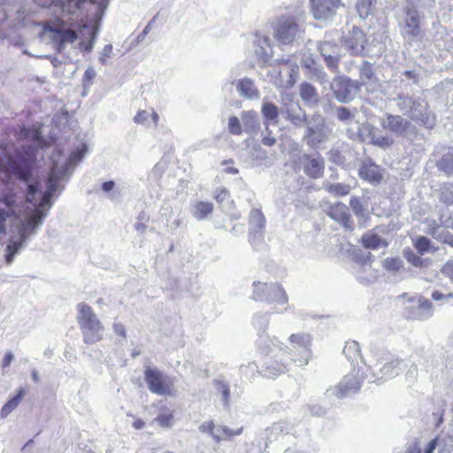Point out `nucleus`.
Masks as SVG:
<instances>
[{"mask_svg": "<svg viewBox=\"0 0 453 453\" xmlns=\"http://www.w3.org/2000/svg\"><path fill=\"white\" fill-rule=\"evenodd\" d=\"M87 27L88 26L82 21L79 23L74 22L72 18L68 19L66 21L60 18H55L48 20L44 25L45 30L53 34V39L58 41L61 45L72 43L77 40L78 33L74 28L81 30Z\"/></svg>", "mask_w": 453, "mask_h": 453, "instance_id": "obj_1", "label": "nucleus"}, {"mask_svg": "<svg viewBox=\"0 0 453 453\" xmlns=\"http://www.w3.org/2000/svg\"><path fill=\"white\" fill-rule=\"evenodd\" d=\"M78 310L77 320L82 330L85 343L94 344L101 341L103 339L101 334L103 326L92 308L87 303H82L78 305Z\"/></svg>", "mask_w": 453, "mask_h": 453, "instance_id": "obj_2", "label": "nucleus"}, {"mask_svg": "<svg viewBox=\"0 0 453 453\" xmlns=\"http://www.w3.org/2000/svg\"><path fill=\"white\" fill-rule=\"evenodd\" d=\"M144 380L149 390L158 395H173L174 388L173 380L157 368L147 367L144 371Z\"/></svg>", "mask_w": 453, "mask_h": 453, "instance_id": "obj_3", "label": "nucleus"}, {"mask_svg": "<svg viewBox=\"0 0 453 453\" xmlns=\"http://www.w3.org/2000/svg\"><path fill=\"white\" fill-rule=\"evenodd\" d=\"M43 216L44 215L40 208H35V210L31 211V213L27 216L26 221L22 224L19 229L21 237L20 241L19 242L9 244L6 247L5 261L7 264H11L12 262L15 254L21 247L22 242L27 234L33 233L35 227L42 223Z\"/></svg>", "mask_w": 453, "mask_h": 453, "instance_id": "obj_4", "label": "nucleus"}, {"mask_svg": "<svg viewBox=\"0 0 453 453\" xmlns=\"http://www.w3.org/2000/svg\"><path fill=\"white\" fill-rule=\"evenodd\" d=\"M304 29L298 25L293 17H282L278 20L274 30V37L283 44H291L299 38Z\"/></svg>", "mask_w": 453, "mask_h": 453, "instance_id": "obj_5", "label": "nucleus"}, {"mask_svg": "<svg viewBox=\"0 0 453 453\" xmlns=\"http://www.w3.org/2000/svg\"><path fill=\"white\" fill-rule=\"evenodd\" d=\"M0 203L5 204L8 209L7 211L0 209V234H5V221L8 217L14 216L15 218H19L21 215H24L26 219L33 210L29 209V211L25 210L22 211L17 204L16 194L12 192L0 196Z\"/></svg>", "mask_w": 453, "mask_h": 453, "instance_id": "obj_6", "label": "nucleus"}, {"mask_svg": "<svg viewBox=\"0 0 453 453\" xmlns=\"http://www.w3.org/2000/svg\"><path fill=\"white\" fill-rule=\"evenodd\" d=\"M401 29L404 38L415 39L423 36L421 17L417 10L413 8H407L405 10V18Z\"/></svg>", "mask_w": 453, "mask_h": 453, "instance_id": "obj_7", "label": "nucleus"}, {"mask_svg": "<svg viewBox=\"0 0 453 453\" xmlns=\"http://www.w3.org/2000/svg\"><path fill=\"white\" fill-rule=\"evenodd\" d=\"M384 169L371 158L363 160L358 168V176L361 180L372 184L379 185L384 179Z\"/></svg>", "mask_w": 453, "mask_h": 453, "instance_id": "obj_8", "label": "nucleus"}, {"mask_svg": "<svg viewBox=\"0 0 453 453\" xmlns=\"http://www.w3.org/2000/svg\"><path fill=\"white\" fill-rule=\"evenodd\" d=\"M342 0H311V10L316 19H326L343 7Z\"/></svg>", "mask_w": 453, "mask_h": 453, "instance_id": "obj_9", "label": "nucleus"}, {"mask_svg": "<svg viewBox=\"0 0 453 453\" xmlns=\"http://www.w3.org/2000/svg\"><path fill=\"white\" fill-rule=\"evenodd\" d=\"M301 165L303 173L310 179H320L325 172V159L321 156L313 157L303 154L301 157Z\"/></svg>", "mask_w": 453, "mask_h": 453, "instance_id": "obj_10", "label": "nucleus"}, {"mask_svg": "<svg viewBox=\"0 0 453 453\" xmlns=\"http://www.w3.org/2000/svg\"><path fill=\"white\" fill-rule=\"evenodd\" d=\"M326 214L334 221L341 224L345 229L352 231L353 221L349 214V208L341 202L331 204L326 211Z\"/></svg>", "mask_w": 453, "mask_h": 453, "instance_id": "obj_11", "label": "nucleus"}, {"mask_svg": "<svg viewBox=\"0 0 453 453\" xmlns=\"http://www.w3.org/2000/svg\"><path fill=\"white\" fill-rule=\"evenodd\" d=\"M43 8H56L63 13L74 14L85 0H35Z\"/></svg>", "mask_w": 453, "mask_h": 453, "instance_id": "obj_12", "label": "nucleus"}, {"mask_svg": "<svg viewBox=\"0 0 453 453\" xmlns=\"http://www.w3.org/2000/svg\"><path fill=\"white\" fill-rule=\"evenodd\" d=\"M411 123L399 115L387 114L381 122V127L395 134H404L410 127Z\"/></svg>", "mask_w": 453, "mask_h": 453, "instance_id": "obj_13", "label": "nucleus"}, {"mask_svg": "<svg viewBox=\"0 0 453 453\" xmlns=\"http://www.w3.org/2000/svg\"><path fill=\"white\" fill-rule=\"evenodd\" d=\"M288 371V364L279 359H269L265 362L260 370L262 376L275 379Z\"/></svg>", "mask_w": 453, "mask_h": 453, "instance_id": "obj_14", "label": "nucleus"}, {"mask_svg": "<svg viewBox=\"0 0 453 453\" xmlns=\"http://www.w3.org/2000/svg\"><path fill=\"white\" fill-rule=\"evenodd\" d=\"M367 43V38L364 31L354 27L347 39V44L354 54H360L364 51Z\"/></svg>", "mask_w": 453, "mask_h": 453, "instance_id": "obj_15", "label": "nucleus"}, {"mask_svg": "<svg viewBox=\"0 0 453 453\" xmlns=\"http://www.w3.org/2000/svg\"><path fill=\"white\" fill-rule=\"evenodd\" d=\"M291 349L298 350H311L312 337L309 333L299 332L288 337Z\"/></svg>", "mask_w": 453, "mask_h": 453, "instance_id": "obj_16", "label": "nucleus"}, {"mask_svg": "<svg viewBox=\"0 0 453 453\" xmlns=\"http://www.w3.org/2000/svg\"><path fill=\"white\" fill-rule=\"evenodd\" d=\"M361 387L360 381L355 376H346L337 387V395L341 397L356 393Z\"/></svg>", "mask_w": 453, "mask_h": 453, "instance_id": "obj_17", "label": "nucleus"}, {"mask_svg": "<svg viewBox=\"0 0 453 453\" xmlns=\"http://www.w3.org/2000/svg\"><path fill=\"white\" fill-rule=\"evenodd\" d=\"M377 0H357L356 11L360 18L366 19L373 14Z\"/></svg>", "mask_w": 453, "mask_h": 453, "instance_id": "obj_18", "label": "nucleus"}, {"mask_svg": "<svg viewBox=\"0 0 453 453\" xmlns=\"http://www.w3.org/2000/svg\"><path fill=\"white\" fill-rule=\"evenodd\" d=\"M25 394L26 389L24 388H19L17 394L2 407L1 416L4 418L9 415L14 409H16L22 401Z\"/></svg>", "mask_w": 453, "mask_h": 453, "instance_id": "obj_19", "label": "nucleus"}, {"mask_svg": "<svg viewBox=\"0 0 453 453\" xmlns=\"http://www.w3.org/2000/svg\"><path fill=\"white\" fill-rule=\"evenodd\" d=\"M213 209L214 206L212 203L198 201L194 204L193 215L196 219L202 220L211 214Z\"/></svg>", "mask_w": 453, "mask_h": 453, "instance_id": "obj_20", "label": "nucleus"}, {"mask_svg": "<svg viewBox=\"0 0 453 453\" xmlns=\"http://www.w3.org/2000/svg\"><path fill=\"white\" fill-rule=\"evenodd\" d=\"M290 354L291 361L297 366L303 367L309 364L310 359L312 357V350H296L291 349Z\"/></svg>", "mask_w": 453, "mask_h": 453, "instance_id": "obj_21", "label": "nucleus"}, {"mask_svg": "<svg viewBox=\"0 0 453 453\" xmlns=\"http://www.w3.org/2000/svg\"><path fill=\"white\" fill-rule=\"evenodd\" d=\"M325 189L334 196H345L350 193L351 187L346 183H327Z\"/></svg>", "mask_w": 453, "mask_h": 453, "instance_id": "obj_22", "label": "nucleus"}, {"mask_svg": "<svg viewBox=\"0 0 453 453\" xmlns=\"http://www.w3.org/2000/svg\"><path fill=\"white\" fill-rule=\"evenodd\" d=\"M361 242L362 245L366 249L376 250L380 247L382 240L380 235L372 231H369L363 234Z\"/></svg>", "mask_w": 453, "mask_h": 453, "instance_id": "obj_23", "label": "nucleus"}, {"mask_svg": "<svg viewBox=\"0 0 453 453\" xmlns=\"http://www.w3.org/2000/svg\"><path fill=\"white\" fill-rule=\"evenodd\" d=\"M343 354L349 361H357L361 357L359 344L355 341L347 342L343 348Z\"/></svg>", "mask_w": 453, "mask_h": 453, "instance_id": "obj_24", "label": "nucleus"}, {"mask_svg": "<svg viewBox=\"0 0 453 453\" xmlns=\"http://www.w3.org/2000/svg\"><path fill=\"white\" fill-rule=\"evenodd\" d=\"M238 89L241 94L248 97H256L258 96V90L256 88L252 81L242 79L238 82Z\"/></svg>", "mask_w": 453, "mask_h": 453, "instance_id": "obj_25", "label": "nucleus"}, {"mask_svg": "<svg viewBox=\"0 0 453 453\" xmlns=\"http://www.w3.org/2000/svg\"><path fill=\"white\" fill-rule=\"evenodd\" d=\"M214 199L219 207H222L225 202H229L231 205H234V200L231 199L230 192L226 188H217L214 193Z\"/></svg>", "mask_w": 453, "mask_h": 453, "instance_id": "obj_26", "label": "nucleus"}, {"mask_svg": "<svg viewBox=\"0 0 453 453\" xmlns=\"http://www.w3.org/2000/svg\"><path fill=\"white\" fill-rule=\"evenodd\" d=\"M263 116L268 119L275 121L279 117L278 107L273 103H265L262 107Z\"/></svg>", "mask_w": 453, "mask_h": 453, "instance_id": "obj_27", "label": "nucleus"}, {"mask_svg": "<svg viewBox=\"0 0 453 453\" xmlns=\"http://www.w3.org/2000/svg\"><path fill=\"white\" fill-rule=\"evenodd\" d=\"M300 96L304 101H311L317 96V92L311 84L303 82L300 85Z\"/></svg>", "mask_w": 453, "mask_h": 453, "instance_id": "obj_28", "label": "nucleus"}, {"mask_svg": "<svg viewBox=\"0 0 453 453\" xmlns=\"http://www.w3.org/2000/svg\"><path fill=\"white\" fill-rule=\"evenodd\" d=\"M349 205L356 216L359 217L365 215L366 209L360 197H351L349 200Z\"/></svg>", "mask_w": 453, "mask_h": 453, "instance_id": "obj_29", "label": "nucleus"}, {"mask_svg": "<svg viewBox=\"0 0 453 453\" xmlns=\"http://www.w3.org/2000/svg\"><path fill=\"white\" fill-rule=\"evenodd\" d=\"M157 422L160 426L165 428L172 427L174 423V415L173 411L159 414L157 418Z\"/></svg>", "mask_w": 453, "mask_h": 453, "instance_id": "obj_30", "label": "nucleus"}, {"mask_svg": "<svg viewBox=\"0 0 453 453\" xmlns=\"http://www.w3.org/2000/svg\"><path fill=\"white\" fill-rule=\"evenodd\" d=\"M414 247L420 255H423L430 250L431 242L426 236H419L415 240Z\"/></svg>", "mask_w": 453, "mask_h": 453, "instance_id": "obj_31", "label": "nucleus"}, {"mask_svg": "<svg viewBox=\"0 0 453 453\" xmlns=\"http://www.w3.org/2000/svg\"><path fill=\"white\" fill-rule=\"evenodd\" d=\"M370 143L386 150L393 144V140L387 135L372 136Z\"/></svg>", "mask_w": 453, "mask_h": 453, "instance_id": "obj_32", "label": "nucleus"}, {"mask_svg": "<svg viewBox=\"0 0 453 453\" xmlns=\"http://www.w3.org/2000/svg\"><path fill=\"white\" fill-rule=\"evenodd\" d=\"M14 173L24 181H28L31 177V167L27 165L12 166Z\"/></svg>", "mask_w": 453, "mask_h": 453, "instance_id": "obj_33", "label": "nucleus"}, {"mask_svg": "<svg viewBox=\"0 0 453 453\" xmlns=\"http://www.w3.org/2000/svg\"><path fill=\"white\" fill-rule=\"evenodd\" d=\"M383 266L388 271L397 272L403 267V261L399 257H388L384 260Z\"/></svg>", "mask_w": 453, "mask_h": 453, "instance_id": "obj_34", "label": "nucleus"}, {"mask_svg": "<svg viewBox=\"0 0 453 453\" xmlns=\"http://www.w3.org/2000/svg\"><path fill=\"white\" fill-rule=\"evenodd\" d=\"M306 137H307V143L311 147L318 146L324 140L323 135L317 134L316 131L311 127L308 129Z\"/></svg>", "mask_w": 453, "mask_h": 453, "instance_id": "obj_35", "label": "nucleus"}, {"mask_svg": "<svg viewBox=\"0 0 453 453\" xmlns=\"http://www.w3.org/2000/svg\"><path fill=\"white\" fill-rule=\"evenodd\" d=\"M250 222L256 224L259 227H262L265 222L264 214L258 209H253L250 211Z\"/></svg>", "mask_w": 453, "mask_h": 453, "instance_id": "obj_36", "label": "nucleus"}, {"mask_svg": "<svg viewBox=\"0 0 453 453\" xmlns=\"http://www.w3.org/2000/svg\"><path fill=\"white\" fill-rule=\"evenodd\" d=\"M404 257L408 262H410L414 266L421 267L424 265V260L420 256L415 254L411 250H407L404 252Z\"/></svg>", "mask_w": 453, "mask_h": 453, "instance_id": "obj_37", "label": "nucleus"}, {"mask_svg": "<svg viewBox=\"0 0 453 453\" xmlns=\"http://www.w3.org/2000/svg\"><path fill=\"white\" fill-rule=\"evenodd\" d=\"M228 129H229V132L233 134H242V130L241 123L237 117L233 116V117L229 118Z\"/></svg>", "mask_w": 453, "mask_h": 453, "instance_id": "obj_38", "label": "nucleus"}, {"mask_svg": "<svg viewBox=\"0 0 453 453\" xmlns=\"http://www.w3.org/2000/svg\"><path fill=\"white\" fill-rule=\"evenodd\" d=\"M325 63L328 69L334 73L339 72V58L333 56H325Z\"/></svg>", "mask_w": 453, "mask_h": 453, "instance_id": "obj_39", "label": "nucleus"}, {"mask_svg": "<svg viewBox=\"0 0 453 453\" xmlns=\"http://www.w3.org/2000/svg\"><path fill=\"white\" fill-rule=\"evenodd\" d=\"M217 389L221 394L224 402L227 403L230 397V388L223 381H217Z\"/></svg>", "mask_w": 453, "mask_h": 453, "instance_id": "obj_40", "label": "nucleus"}, {"mask_svg": "<svg viewBox=\"0 0 453 453\" xmlns=\"http://www.w3.org/2000/svg\"><path fill=\"white\" fill-rule=\"evenodd\" d=\"M337 117L340 120L344 121L352 118L350 111L343 106H340L336 109Z\"/></svg>", "mask_w": 453, "mask_h": 453, "instance_id": "obj_41", "label": "nucleus"}, {"mask_svg": "<svg viewBox=\"0 0 453 453\" xmlns=\"http://www.w3.org/2000/svg\"><path fill=\"white\" fill-rule=\"evenodd\" d=\"M38 190V183L30 184L27 188V195L26 198V203H33L35 200V195Z\"/></svg>", "mask_w": 453, "mask_h": 453, "instance_id": "obj_42", "label": "nucleus"}, {"mask_svg": "<svg viewBox=\"0 0 453 453\" xmlns=\"http://www.w3.org/2000/svg\"><path fill=\"white\" fill-rule=\"evenodd\" d=\"M441 273L453 281V260H449L444 264Z\"/></svg>", "mask_w": 453, "mask_h": 453, "instance_id": "obj_43", "label": "nucleus"}, {"mask_svg": "<svg viewBox=\"0 0 453 453\" xmlns=\"http://www.w3.org/2000/svg\"><path fill=\"white\" fill-rule=\"evenodd\" d=\"M149 116L150 114L148 111L142 110L137 112V114L134 118V120L136 124L144 125L148 120Z\"/></svg>", "mask_w": 453, "mask_h": 453, "instance_id": "obj_44", "label": "nucleus"}, {"mask_svg": "<svg viewBox=\"0 0 453 453\" xmlns=\"http://www.w3.org/2000/svg\"><path fill=\"white\" fill-rule=\"evenodd\" d=\"M441 164L444 170L453 173V154H448L442 158Z\"/></svg>", "mask_w": 453, "mask_h": 453, "instance_id": "obj_45", "label": "nucleus"}, {"mask_svg": "<svg viewBox=\"0 0 453 453\" xmlns=\"http://www.w3.org/2000/svg\"><path fill=\"white\" fill-rule=\"evenodd\" d=\"M297 75H298V68H297V66H296V67L292 68L289 73V79L288 80L287 85H286L287 88H291L295 85V83L296 81Z\"/></svg>", "mask_w": 453, "mask_h": 453, "instance_id": "obj_46", "label": "nucleus"}, {"mask_svg": "<svg viewBox=\"0 0 453 453\" xmlns=\"http://www.w3.org/2000/svg\"><path fill=\"white\" fill-rule=\"evenodd\" d=\"M214 428H215V425H214V422L211 420L203 423L199 427L201 432L207 433L210 434H213Z\"/></svg>", "mask_w": 453, "mask_h": 453, "instance_id": "obj_47", "label": "nucleus"}, {"mask_svg": "<svg viewBox=\"0 0 453 453\" xmlns=\"http://www.w3.org/2000/svg\"><path fill=\"white\" fill-rule=\"evenodd\" d=\"M113 331L118 336H119L121 338L127 337L126 327L121 323H114L113 324Z\"/></svg>", "mask_w": 453, "mask_h": 453, "instance_id": "obj_48", "label": "nucleus"}, {"mask_svg": "<svg viewBox=\"0 0 453 453\" xmlns=\"http://www.w3.org/2000/svg\"><path fill=\"white\" fill-rule=\"evenodd\" d=\"M12 360H13V355L11 352L5 353V355L3 358L2 366L4 368L8 367L11 365V363L12 362Z\"/></svg>", "mask_w": 453, "mask_h": 453, "instance_id": "obj_49", "label": "nucleus"}, {"mask_svg": "<svg viewBox=\"0 0 453 453\" xmlns=\"http://www.w3.org/2000/svg\"><path fill=\"white\" fill-rule=\"evenodd\" d=\"M437 446V438L433 439L426 446L424 453H433Z\"/></svg>", "mask_w": 453, "mask_h": 453, "instance_id": "obj_50", "label": "nucleus"}, {"mask_svg": "<svg viewBox=\"0 0 453 453\" xmlns=\"http://www.w3.org/2000/svg\"><path fill=\"white\" fill-rule=\"evenodd\" d=\"M223 432H224V434H226V436L228 437H232V436H234V435H239L242 434V427L239 428L238 430L236 431H232L230 430L229 428H224L223 429Z\"/></svg>", "mask_w": 453, "mask_h": 453, "instance_id": "obj_51", "label": "nucleus"}, {"mask_svg": "<svg viewBox=\"0 0 453 453\" xmlns=\"http://www.w3.org/2000/svg\"><path fill=\"white\" fill-rule=\"evenodd\" d=\"M114 182L112 180H109V181H104L103 184H102V188L104 191L105 192H109L111 190L113 189L114 188Z\"/></svg>", "mask_w": 453, "mask_h": 453, "instance_id": "obj_52", "label": "nucleus"}, {"mask_svg": "<svg viewBox=\"0 0 453 453\" xmlns=\"http://www.w3.org/2000/svg\"><path fill=\"white\" fill-rule=\"evenodd\" d=\"M262 142L265 146H273L275 144L276 139L274 137L266 136L263 138Z\"/></svg>", "mask_w": 453, "mask_h": 453, "instance_id": "obj_53", "label": "nucleus"}, {"mask_svg": "<svg viewBox=\"0 0 453 453\" xmlns=\"http://www.w3.org/2000/svg\"><path fill=\"white\" fill-rule=\"evenodd\" d=\"M381 364L382 368L386 370L388 372L395 367L394 362H381Z\"/></svg>", "mask_w": 453, "mask_h": 453, "instance_id": "obj_54", "label": "nucleus"}, {"mask_svg": "<svg viewBox=\"0 0 453 453\" xmlns=\"http://www.w3.org/2000/svg\"><path fill=\"white\" fill-rule=\"evenodd\" d=\"M50 198H51V193L50 192H46L42 196V201H41L40 206L42 205V204L49 203L50 201Z\"/></svg>", "mask_w": 453, "mask_h": 453, "instance_id": "obj_55", "label": "nucleus"}, {"mask_svg": "<svg viewBox=\"0 0 453 453\" xmlns=\"http://www.w3.org/2000/svg\"><path fill=\"white\" fill-rule=\"evenodd\" d=\"M144 425H145L144 421H143V420H142V419H140V418H138V419H135V420L134 421V423H133V427H134V429H137V430H138V429H142V428H143Z\"/></svg>", "mask_w": 453, "mask_h": 453, "instance_id": "obj_56", "label": "nucleus"}, {"mask_svg": "<svg viewBox=\"0 0 453 453\" xmlns=\"http://www.w3.org/2000/svg\"><path fill=\"white\" fill-rule=\"evenodd\" d=\"M403 74L408 79L413 80L415 81H417V80H418V76L415 73V72H413V71H405Z\"/></svg>", "mask_w": 453, "mask_h": 453, "instance_id": "obj_57", "label": "nucleus"}, {"mask_svg": "<svg viewBox=\"0 0 453 453\" xmlns=\"http://www.w3.org/2000/svg\"><path fill=\"white\" fill-rule=\"evenodd\" d=\"M407 453H421L420 448L418 443L410 447L407 450Z\"/></svg>", "mask_w": 453, "mask_h": 453, "instance_id": "obj_58", "label": "nucleus"}, {"mask_svg": "<svg viewBox=\"0 0 453 453\" xmlns=\"http://www.w3.org/2000/svg\"><path fill=\"white\" fill-rule=\"evenodd\" d=\"M96 30H95V29H93V30H92V39H91V41H90V42H88V43L84 47V50H85L86 51H90V50H91V49H92V43H93V40H94V38H95V36H96Z\"/></svg>", "mask_w": 453, "mask_h": 453, "instance_id": "obj_59", "label": "nucleus"}, {"mask_svg": "<svg viewBox=\"0 0 453 453\" xmlns=\"http://www.w3.org/2000/svg\"><path fill=\"white\" fill-rule=\"evenodd\" d=\"M432 297L434 300L439 301L446 297L443 294L440 293L439 291H434L432 294Z\"/></svg>", "mask_w": 453, "mask_h": 453, "instance_id": "obj_60", "label": "nucleus"}, {"mask_svg": "<svg viewBox=\"0 0 453 453\" xmlns=\"http://www.w3.org/2000/svg\"><path fill=\"white\" fill-rule=\"evenodd\" d=\"M225 173H230V174H236L238 173V169L234 166H227L225 168Z\"/></svg>", "mask_w": 453, "mask_h": 453, "instance_id": "obj_61", "label": "nucleus"}, {"mask_svg": "<svg viewBox=\"0 0 453 453\" xmlns=\"http://www.w3.org/2000/svg\"><path fill=\"white\" fill-rule=\"evenodd\" d=\"M443 242L453 247V235H447Z\"/></svg>", "mask_w": 453, "mask_h": 453, "instance_id": "obj_62", "label": "nucleus"}, {"mask_svg": "<svg viewBox=\"0 0 453 453\" xmlns=\"http://www.w3.org/2000/svg\"><path fill=\"white\" fill-rule=\"evenodd\" d=\"M104 51L107 56H109L112 51V46L110 44L105 45L104 48Z\"/></svg>", "mask_w": 453, "mask_h": 453, "instance_id": "obj_63", "label": "nucleus"}, {"mask_svg": "<svg viewBox=\"0 0 453 453\" xmlns=\"http://www.w3.org/2000/svg\"><path fill=\"white\" fill-rule=\"evenodd\" d=\"M32 375H33L34 380L37 382L39 380V377L37 375V372H33Z\"/></svg>", "mask_w": 453, "mask_h": 453, "instance_id": "obj_64", "label": "nucleus"}]
</instances>
